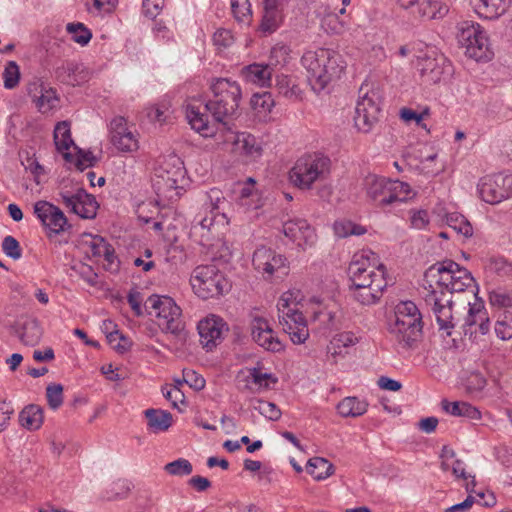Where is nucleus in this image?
Here are the masks:
<instances>
[{
  "instance_id": "obj_1",
  "label": "nucleus",
  "mask_w": 512,
  "mask_h": 512,
  "mask_svg": "<svg viewBox=\"0 0 512 512\" xmlns=\"http://www.w3.org/2000/svg\"><path fill=\"white\" fill-rule=\"evenodd\" d=\"M213 98L207 102L192 99L186 108V116L192 129L204 137L215 133L209 120V114L215 122L225 123L237 115L242 99V90L238 82L228 78H217L211 82Z\"/></svg>"
},
{
  "instance_id": "obj_2",
  "label": "nucleus",
  "mask_w": 512,
  "mask_h": 512,
  "mask_svg": "<svg viewBox=\"0 0 512 512\" xmlns=\"http://www.w3.org/2000/svg\"><path fill=\"white\" fill-rule=\"evenodd\" d=\"M423 327L422 313L411 300L399 301L387 320L388 333L403 349H412L417 346L423 337Z\"/></svg>"
},
{
  "instance_id": "obj_3",
  "label": "nucleus",
  "mask_w": 512,
  "mask_h": 512,
  "mask_svg": "<svg viewBox=\"0 0 512 512\" xmlns=\"http://www.w3.org/2000/svg\"><path fill=\"white\" fill-rule=\"evenodd\" d=\"M431 290H443L452 297L454 293H466L467 299L477 301L476 284L472 274L452 260L437 262L424 274Z\"/></svg>"
},
{
  "instance_id": "obj_4",
  "label": "nucleus",
  "mask_w": 512,
  "mask_h": 512,
  "mask_svg": "<svg viewBox=\"0 0 512 512\" xmlns=\"http://www.w3.org/2000/svg\"><path fill=\"white\" fill-rule=\"evenodd\" d=\"M301 63L308 73L312 89L317 93L324 90L330 82L339 78L344 69L341 56L326 48L305 52Z\"/></svg>"
},
{
  "instance_id": "obj_5",
  "label": "nucleus",
  "mask_w": 512,
  "mask_h": 512,
  "mask_svg": "<svg viewBox=\"0 0 512 512\" xmlns=\"http://www.w3.org/2000/svg\"><path fill=\"white\" fill-rule=\"evenodd\" d=\"M303 301L299 290H289L282 294L277 303L279 323L294 344H302L309 337L307 320L302 313Z\"/></svg>"
},
{
  "instance_id": "obj_6",
  "label": "nucleus",
  "mask_w": 512,
  "mask_h": 512,
  "mask_svg": "<svg viewBox=\"0 0 512 512\" xmlns=\"http://www.w3.org/2000/svg\"><path fill=\"white\" fill-rule=\"evenodd\" d=\"M330 173L329 157L320 153L305 154L291 168L289 180L301 190H310L315 182L326 180Z\"/></svg>"
},
{
  "instance_id": "obj_7",
  "label": "nucleus",
  "mask_w": 512,
  "mask_h": 512,
  "mask_svg": "<svg viewBox=\"0 0 512 512\" xmlns=\"http://www.w3.org/2000/svg\"><path fill=\"white\" fill-rule=\"evenodd\" d=\"M195 294L202 299L223 295L230 289V283L224 274L214 265L197 266L190 278Z\"/></svg>"
},
{
  "instance_id": "obj_8",
  "label": "nucleus",
  "mask_w": 512,
  "mask_h": 512,
  "mask_svg": "<svg viewBox=\"0 0 512 512\" xmlns=\"http://www.w3.org/2000/svg\"><path fill=\"white\" fill-rule=\"evenodd\" d=\"M147 304L151 308L150 314L156 318L159 328L166 333L180 336L184 331L182 310L169 296L152 295Z\"/></svg>"
},
{
  "instance_id": "obj_9",
  "label": "nucleus",
  "mask_w": 512,
  "mask_h": 512,
  "mask_svg": "<svg viewBox=\"0 0 512 512\" xmlns=\"http://www.w3.org/2000/svg\"><path fill=\"white\" fill-rule=\"evenodd\" d=\"M381 95L377 88L363 84L359 89V99L355 108L354 122L356 128L364 133L371 131L378 122Z\"/></svg>"
},
{
  "instance_id": "obj_10",
  "label": "nucleus",
  "mask_w": 512,
  "mask_h": 512,
  "mask_svg": "<svg viewBox=\"0 0 512 512\" xmlns=\"http://www.w3.org/2000/svg\"><path fill=\"white\" fill-rule=\"evenodd\" d=\"M458 42L465 49V54L476 61H488L492 52L488 46V38L478 23L463 21L459 24Z\"/></svg>"
},
{
  "instance_id": "obj_11",
  "label": "nucleus",
  "mask_w": 512,
  "mask_h": 512,
  "mask_svg": "<svg viewBox=\"0 0 512 512\" xmlns=\"http://www.w3.org/2000/svg\"><path fill=\"white\" fill-rule=\"evenodd\" d=\"M109 141L121 154L133 155L140 148V134L123 116L114 117L108 126Z\"/></svg>"
},
{
  "instance_id": "obj_12",
  "label": "nucleus",
  "mask_w": 512,
  "mask_h": 512,
  "mask_svg": "<svg viewBox=\"0 0 512 512\" xmlns=\"http://www.w3.org/2000/svg\"><path fill=\"white\" fill-rule=\"evenodd\" d=\"M425 302L434 314L439 330L446 336H451L456 323L452 311L453 300L449 293L443 290H430L425 296Z\"/></svg>"
},
{
  "instance_id": "obj_13",
  "label": "nucleus",
  "mask_w": 512,
  "mask_h": 512,
  "mask_svg": "<svg viewBox=\"0 0 512 512\" xmlns=\"http://www.w3.org/2000/svg\"><path fill=\"white\" fill-rule=\"evenodd\" d=\"M252 264L254 269L265 279H270L276 274L286 275L288 273L286 257L265 246L258 247L254 251Z\"/></svg>"
},
{
  "instance_id": "obj_14",
  "label": "nucleus",
  "mask_w": 512,
  "mask_h": 512,
  "mask_svg": "<svg viewBox=\"0 0 512 512\" xmlns=\"http://www.w3.org/2000/svg\"><path fill=\"white\" fill-rule=\"evenodd\" d=\"M33 212L42 223L49 238L59 235L69 227L62 210L48 201H37L33 206Z\"/></svg>"
},
{
  "instance_id": "obj_15",
  "label": "nucleus",
  "mask_w": 512,
  "mask_h": 512,
  "mask_svg": "<svg viewBox=\"0 0 512 512\" xmlns=\"http://www.w3.org/2000/svg\"><path fill=\"white\" fill-rule=\"evenodd\" d=\"M512 177L486 175L478 183V193L483 201L489 204H498L511 194Z\"/></svg>"
},
{
  "instance_id": "obj_16",
  "label": "nucleus",
  "mask_w": 512,
  "mask_h": 512,
  "mask_svg": "<svg viewBox=\"0 0 512 512\" xmlns=\"http://www.w3.org/2000/svg\"><path fill=\"white\" fill-rule=\"evenodd\" d=\"M397 3L418 21L442 18L448 12L441 0H397Z\"/></svg>"
},
{
  "instance_id": "obj_17",
  "label": "nucleus",
  "mask_w": 512,
  "mask_h": 512,
  "mask_svg": "<svg viewBox=\"0 0 512 512\" xmlns=\"http://www.w3.org/2000/svg\"><path fill=\"white\" fill-rule=\"evenodd\" d=\"M283 233L302 250L314 247L317 242L314 227L304 218L295 217L284 221Z\"/></svg>"
},
{
  "instance_id": "obj_18",
  "label": "nucleus",
  "mask_w": 512,
  "mask_h": 512,
  "mask_svg": "<svg viewBox=\"0 0 512 512\" xmlns=\"http://www.w3.org/2000/svg\"><path fill=\"white\" fill-rule=\"evenodd\" d=\"M83 245L86 246V253L92 257L104 259V268L110 272L119 270L120 262L115 254L113 246L100 235H83Z\"/></svg>"
},
{
  "instance_id": "obj_19",
  "label": "nucleus",
  "mask_w": 512,
  "mask_h": 512,
  "mask_svg": "<svg viewBox=\"0 0 512 512\" xmlns=\"http://www.w3.org/2000/svg\"><path fill=\"white\" fill-rule=\"evenodd\" d=\"M200 343L207 351H212L223 340L224 331L228 327L224 320L216 315H210L198 323Z\"/></svg>"
},
{
  "instance_id": "obj_20",
  "label": "nucleus",
  "mask_w": 512,
  "mask_h": 512,
  "mask_svg": "<svg viewBox=\"0 0 512 512\" xmlns=\"http://www.w3.org/2000/svg\"><path fill=\"white\" fill-rule=\"evenodd\" d=\"M63 204L73 213L84 219H92L99 207L95 197L85 190H78L75 194L61 193Z\"/></svg>"
},
{
  "instance_id": "obj_21",
  "label": "nucleus",
  "mask_w": 512,
  "mask_h": 512,
  "mask_svg": "<svg viewBox=\"0 0 512 512\" xmlns=\"http://www.w3.org/2000/svg\"><path fill=\"white\" fill-rule=\"evenodd\" d=\"M250 326L252 339L260 347L271 352H280L283 350V344L270 327L267 319L254 316Z\"/></svg>"
},
{
  "instance_id": "obj_22",
  "label": "nucleus",
  "mask_w": 512,
  "mask_h": 512,
  "mask_svg": "<svg viewBox=\"0 0 512 512\" xmlns=\"http://www.w3.org/2000/svg\"><path fill=\"white\" fill-rule=\"evenodd\" d=\"M421 76L428 83H438L449 70L450 63L443 55H425L417 63Z\"/></svg>"
},
{
  "instance_id": "obj_23",
  "label": "nucleus",
  "mask_w": 512,
  "mask_h": 512,
  "mask_svg": "<svg viewBox=\"0 0 512 512\" xmlns=\"http://www.w3.org/2000/svg\"><path fill=\"white\" fill-rule=\"evenodd\" d=\"M390 184V179L370 175L365 179L366 194L378 206L390 205L392 204Z\"/></svg>"
},
{
  "instance_id": "obj_24",
  "label": "nucleus",
  "mask_w": 512,
  "mask_h": 512,
  "mask_svg": "<svg viewBox=\"0 0 512 512\" xmlns=\"http://www.w3.org/2000/svg\"><path fill=\"white\" fill-rule=\"evenodd\" d=\"M359 337L351 331L335 334L327 346L328 357L334 363L343 360L349 354V349L359 343Z\"/></svg>"
},
{
  "instance_id": "obj_25",
  "label": "nucleus",
  "mask_w": 512,
  "mask_h": 512,
  "mask_svg": "<svg viewBox=\"0 0 512 512\" xmlns=\"http://www.w3.org/2000/svg\"><path fill=\"white\" fill-rule=\"evenodd\" d=\"M378 269L385 270V266L379 263L376 253L371 250H362L353 255L348 267V273L349 277H351L374 272Z\"/></svg>"
},
{
  "instance_id": "obj_26",
  "label": "nucleus",
  "mask_w": 512,
  "mask_h": 512,
  "mask_svg": "<svg viewBox=\"0 0 512 512\" xmlns=\"http://www.w3.org/2000/svg\"><path fill=\"white\" fill-rule=\"evenodd\" d=\"M387 285L386 279H377L372 287L351 285L350 292L356 302L361 305L370 306L379 302Z\"/></svg>"
},
{
  "instance_id": "obj_27",
  "label": "nucleus",
  "mask_w": 512,
  "mask_h": 512,
  "mask_svg": "<svg viewBox=\"0 0 512 512\" xmlns=\"http://www.w3.org/2000/svg\"><path fill=\"white\" fill-rule=\"evenodd\" d=\"M216 224L221 225L218 217L201 209L194 218L193 225L190 229V235L200 244L205 245V243L210 240L211 230Z\"/></svg>"
},
{
  "instance_id": "obj_28",
  "label": "nucleus",
  "mask_w": 512,
  "mask_h": 512,
  "mask_svg": "<svg viewBox=\"0 0 512 512\" xmlns=\"http://www.w3.org/2000/svg\"><path fill=\"white\" fill-rule=\"evenodd\" d=\"M274 69L269 64L253 63L242 68L241 75L247 82L260 87H269Z\"/></svg>"
},
{
  "instance_id": "obj_29",
  "label": "nucleus",
  "mask_w": 512,
  "mask_h": 512,
  "mask_svg": "<svg viewBox=\"0 0 512 512\" xmlns=\"http://www.w3.org/2000/svg\"><path fill=\"white\" fill-rule=\"evenodd\" d=\"M226 204H228V202L223 196V192L220 189L212 188L205 195L202 210L209 212V214L216 215L221 225H226L228 224V218L224 212V206Z\"/></svg>"
},
{
  "instance_id": "obj_30",
  "label": "nucleus",
  "mask_w": 512,
  "mask_h": 512,
  "mask_svg": "<svg viewBox=\"0 0 512 512\" xmlns=\"http://www.w3.org/2000/svg\"><path fill=\"white\" fill-rule=\"evenodd\" d=\"M54 143L57 150L63 155L67 162H71L74 158L68 150L74 146L78 149L71 137L70 124L67 121L59 122L54 129Z\"/></svg>"
},
{
  "instance_id": "obj_31",
  "label": "nucleus",
  "mask_w": 512,
  "mask_h": 512,
  "mask_svg": "<svg viewBox=\"0 0 512 512\" xmlns=\"http://www.w3.org/2000/svg\"><path fill=\"white\" fill-rule=\"evenodd\" d=\"M475 12L485 19H495L505 13L508 0H471Z\"/></svg>"
},
{
  "instance_id": "obj_32",
  "label": "nucleus",
  "mask_w": 512,
  "mask_h": 512,
  "mask_svg": "<svg viewBox=\"0 0 512 512\" xmlns=\"http://www.w3.org/2000/svg\"><path fill=\"white\" fill-rule=\"evenodd\" d=\"M442 409L456 417H465L471 420H480L481 412L473 405L464 401L449 402L444 399L441 402Z\"/></svg>"
},
{
  "instance_id": "obj_33",
  "label": "nucleus",
  "mask_w": 512,
  "mask_h": 512,
  "mask_svg": "<svg viewBox=\"0 0 512 512\" xmlns=\"http://www.w3.org/2000/svg\"><path fill=\"white\" fill-rule=\"evenodd\" d=\"M467 304L469 305V313L466 318V324L468 326H478V331L485 335L490 330V321L487 316V312L484 310L482 303L475 302L471 303L470 299H467Z\"/></svg>"
},
{
  "instance_id": "obj_34",
  "label": "nucleus",
  "mask_w": 512,
  "mask_h": 512,
  "mask_svg": "<svg viewBox=\"0 0 512 512\" xmlns=\"http://www.w3.org/2000/svg\"><path fill=\"white\" fill-rule=\"evenodd\" d=\"M42 328L35 318H27L18 331L20 341L27 346L37 345L42 337Z\"/></svg>"
},
{
  "instance_id": "obj_35",
  "label": "nucleus",
  "mask_w": 512,
  "mask_h": 512,
  "mask_svg": "<svg viewBox=\"0 0 512 512\" xmlns=\"http://www.w3.org/2000/svg\"><path fill=\"white\" fill-rule=\"evenodd\" d=\"M246 381L245 389L256 393L268 389L270 383H277V378L271 373H264L260 368L254 367L249 369V375Z\"/></svg>"
},
{
  "instance_id": "obj_36",
  "label": "nucleus",
  "mask_w": 512,
  "mask_h": 512,
  "mask_svg": "<svg viewBox=\"0 0 512 512\" xmlns=\"http://www.w3.org/2000/svg\"><path fill=\"white\" fill-rule=\"evenodd\" d=\"M44 415L40 406L30 404L26 406L19 415V421L28 430H37L43 423Z\"/></svg>"
},
{
  "instance_id": "obj_37",
  "label": "nucleus",
  "mask_w": 512,
  "mask_h": 512,
  "mask_svg": "<svg viewBox=\"0 0 512 512\" xmlns=\"http://www.w3.org/2000/svg\"><path fill=\"white\" fill-rule=\"evenodd\" d=\"M368 403L357 397H346L337 405L338 413L343 417H359L366 413Z\"/></svg>"
},
{
  "instance_id": "obj_38",
  "label": "nucleus",
  "mask_w": 512,
  "mask_h": 512,
  "mask_svg": "<svg viewBox=\"0 0 512 512\" xmlns=\"http://www.w3.org/2000/svg\"><path fill=\"white\" fill-rule=\"evenodd\" d=\"M147 425L153 432L166 431L172 425V415L163 410L147 409Z\"/></svg>"
},
{
  "instance_id": "obj_39",
  "label": "nucleus",
  "mask_w": 512,
  "mask_h": 512,
  "mask_svg": "<svg viewBox=\"0 0 512 512\" xmlns=\"http://www.w3.org/2000/svg\"><path fill=\"white\" fill-rule=\"evenodd\" d=\"M307 472L316 480H324L334 473V467L328 460L315 457L308 461Z\"/></svg>"
},
{
  "instance_id": "obj_40",
  "label": "nucleus",
  "mask_w": 512,
  "mask_h": 512,
  "mask_svg": "<svg viewBox=\"0 0 512 512\" xmlns=\"http://www.w3.org/2000/svg\"><path fill=\"white\" fill-rule=\"evenodd\" d=\"M276 87L279 94L289 100H298L301 97L300 87L288 76H277Z\"/></svg>"
},
{
  "instance_id": "obj_41",
  "label": "nucleus",
  "mask_w": 512,
  "mask_h": 512,
  "mask_svg": "<svg viewBox=\"0 0 512 512\" xmlns=\"http://www.w3.org/2000/svg\"><path fill=\"white\" fill-rule=\"evenodd\" d=\"M447 225L455 230L458 234L465 237L473 235V227L471 223L460 213L454 212L446 216Z\"/></svg>"
},
{
  "instance_id": "obj_42",
  "label": "nucleus",
  "mask_w": 512,
  "mask_h": 512,
  "mask_svg": "<svg viewBox=\"0 0 512 512\" xmlns=\"http://www.w3.org/2000/svg\"><path fill=\"white\" fill-rule=\"evenodd\" d=\"M334 233L339 238L351 235L360 236L366 233V228L349 220H338L333 225Z\"/></svg>"
},
{
  "instance_id": "obj_43",
  "label": "nucleus",
  "mask_w": 512,
  "mask_h": 512,
  "mask_svg": "<svg viewBox=\"0 0 512 512\" xmlns=\"http://www.w3.org/2000/svg\"><path fill=\"white\" fill-rule=\"evenodd\" d=\"M58 102L59 98L56 90L51 87H45L34 103L41 113H46L55 108Z\"/></svg>"
},
{
  "instance_id": "obj_44",
  "label": "nucleus",
  "mask_w": 512,
  "mask_h": 512,
  "mask_svg": "<svg viewBox=\"0 0 512 512\" xmlns=\"http://www.w3.org/2000/svg\"><path fill=\"white\" fill-rule=\"evenodd\" d=\"M252 408L271 421L279 420L282 414L276 404L262 399L252 400Z\"/></svg>"
},
{
  "instance_id": "obj_45",
  "label": "nucleus",
  "mask_w": 512,
  "mask_h": 512,
  "mask_svg": "<svg viewBox=\"0 0 512 512\" xmlns=\"http://www.w3.org/2000/svg\"><path fill=\"white\" fill-rule=\"evenodd\" d=\"M390 194L392 196V203L405 202L415 195L408 183L399 180H391Z\"/></svg>"
},
{
  "instance_id": "obj_46",
  "label": "nucleus",
  "mask_w": 512,
  "mask_h": 512,
  "mask_svg": "<svg viewBox=\"0 0 512 512\" xmlns=\"http://www.w3.org/2000/svg\"><path fill=\"white\" fill-rule=\"evenodd\" d=\"M66 30L72 40L81 46L87 45L92 38V32L83 23H68Z\"/></svg>"
},
{
  "instance_id": "obj_47",
  "label": "nucleus",
  "mask_w": 512,
  "mask_h": 512,
  "mask_svg": "<svg viewBox=\"0 0 512 512\" xmlns=\"http://www.w3.org/2000/svg\"><path fill=\"white\" fill-rule=\"evenodd\" d=\"M20 76L19 65L15 61H9L2 74L4 87L9 90L16 88L19 84Z\"/></svg>"
},
{
  "instance_id": "obj_48",
  "label": "nucleus",
  "mask_w": 512,
  "mask_h": 512,
  "mask_svg": "<svg viewBox=\"0 0 512 512\" xmlns=\"http://www.w3.org/2000/svg\"><path fill=\"white\" fill-rule=\"evenodd\" d=\"M495 333L501 340H509L512 337V314L503 312L495 323Z\"/></svg>"
},
{
  "instance_id": "obj_49",
  "label": "nucleus",
  "mask_w": 512,
  "mask_h": 512,
  "mask_svg": "<svg viewBox=\"0 0 512 512\" xmlns=\"http://www.w3.org/2000/svg\"><path fill=\"white\" fill-rule=\"evenodd\" d=\"M251 107L257 113H268L274 106V100L269 92L255 93L250 101Z\"/></svg>"
},
{
  "instance_id": "obj_50",
  "label": "nucleus",
  "mask_w": 512,
  "mask_h": 512,
  "mask_svg": "<svg viewBox=\"0 0 512 512\" xmlns=\"http://www.w3.org/2000/svg\"><path fill=\"white\" fill-rule=\"evenodd\" d=\"M429 115L430 108L428 106L423 107L420 112L414 111L408 107H403L399 111V116L404 122L410 123L411 121H415L418 126L424 129H426V124H423L422 120Z\"/></svg>"
},
{
  "instance_id": "obj_51",
  "label": "nucleus",
  "mask_w": 512,
  "mask_h": 512,
  "mask_svg": "<svg viewBox=\"0 0 512 512\" xmlns=\"http://www.w3.org/2000/svg\"><path fill=\"white\" fill-rule=\"evenodd\" d=\"M164 470L173 476H186L190 475L193 471L192 464L184 458H179L175 461L167 463L164 466Z\"/></svg>"
},
{
  "instance_id": "obj_52",
  "label": "nucleus",
  "mask_w": 512,
  "mask_h": 512,
  "mask_svg": "<svg viewBox=\"0 0 512 512\" xmlns=\"http://www.w3.org/2000/svg\"><path fill=\"white\" fill-rule=\"evenodd\" d=\"M489 302L498 308L512 307V290L496 289L489 293Z\"/></svg>"
},
{
  "instance_id": "obj_53",
  "label": "nucleus",
  "mask_w": 512,
  "mask_h": 512,
  "mask_svg": "<svg viewBox=\"0 0 512 512\" xmlns=\"http://www.w3.org/2000/svg\"><path fill=\"white\" fill-rule=\"evenodd\" d=\"M290 56V49L285 44H276L270 51L269 65L274 69L278 65H285Z\"/></svg>"
},
{
  "instance_id": "obj_54",
  "label": "nucleus",
  "mask_w": 512,
  "mask_h": 512,
  "mask_svg": "<svg viewBox=\"0 0 512 512\" xmlns=\"http://www.w3.org/2000/svg\"><path fill=\"white\" fill-rule=\"evenodd\" d=\"M352 282L351 285L355 286H367L372 287L375 280L377 279H386L385 270L378 269L377 271L365 273L363 275L359 274L356 276L349 277Z\"/></svg>"
},
{
  "instance_id": "obj_55",
  "label": "nucleus",
  "mask_w": 512,
  "mask_h": 512,
  "mask_svg": "<svg viewBox=\"0 0 512 512\" xmlns=\"http://www.w3.org/2000/svg\"><path fill=\"white\" fill-rule=\"evenodd\" d=\"M46 398L50 408L58 409L63 404V386L61 384H49L46 388Z\"/></svg>"
},
{
  "instance_id": "obj_56",
  "label": "nucleus",
  "mask_w": 512,
  "mask_h": 512,
  "mask_svg": "<svg viewBox=\"0 0 512 512\" xmlns=\"http://www.w3.org/2000/svg\"><path fill=\"white\" fill-rule=\"evenodd\" d=\"M107 340L111 347L120 353L126 352L131 347V341L120 333L119 330L109 333L107 335Z\"/></svg>"
},
{
  "instance_id": "obj_57",
  "label": "nucleus",
  "mask_w": 512,
  "mask_h": 512,
  "mask_svg": "<svg viewBox=\"0 0 512 512\" xmlns=\"http://www.w3.org/2000/svg\"><path fill=\"white\" fill-rule=\"evenodd\" d=\"M231 9L237 21L244 22L249 20L251 9L248 0H231Z\"/></svg>"
},
{
  "instance_id": "obj_58",
  "label": "nucleus",
  "mask_w": 512,
  "mask_h": 512,
  "mask_svg": "<svg viewBox=\"0 0 512 512\" xmlns=\"http://www.w3.org/2000/svg\"><path fill=\"white\" fill-rule=\"evenodd\" d=\"M237 145L248 156L258 157L261 154V148L256 145V140L251 135H243L242 138L238 137Z\"/></svg>"
},
{
  "instance_id": "obj_59",
  "label": "nucleus",
  "mask_w": 512,
  "mask_h": 512,
  "mask_svg": "<svg viewBox=\"0 0 512 512\" xmlns=\"http://www.w3.org/2000/svg\"><path fill=\"white\" fill-rule=\"evenodd\" d=\"M2 250L14 260H18L22 256V249L16 238L11 235L6 236L2 241Z\"/></svg>"
},
{
  "instance_id": "obj_60",
  "label": "nucleus",
  "mask_w": 512,
  "mask_h": 512,
  "mask_svg": "<svg viewBox=\"0 0 512 512\" xmlns=\"http://www.w3.org/2000/svg\"><path fill=\"white\" fill-rule=\"evenodd\" d=\"M280 12L279 11H270V10H264L262 22H261V28L263 31L266 32H272L276 30V28L279 25L280 22Z\"/></svg>"
},
{
  "instance_id": "obj_61",
  "label": "nucleus",
  "mask_w": 512,
  "mask_h": 512,
  "mask_svg": "<svg viewBox=\"0 0 512 512\" xmlns=\"http://www.w3.org/2000/svg\"><path fill=\"white\" fill-rule=\"evenodd\" d=\"M97 159L93 155L92 152L83 151L78 149L77 155L74 156L73 160L71 162L75 163V166L80 171H83L84 169L88 167H92L96 163Z\"/></svg>"
},
{
  "instance_id": "obj_62",
  "label": "nucleus",
  "mask_w": 512,
  "mask_h": 512,
  "mask_svg": "<svg viewBox=\"0 0 512 512\" xmlns=\"http://www.w3.org/2000/svg\"><path fill=\"white\" fill-rule=\"evenodd\" d=\"M213 42L219 48H227L234 42L231 31L227 29H218L213 35Z\"/></svg>"
},
{
  "instance_id": "obj_63",
  "label": "nucleus",
  "mask_w": 512,
  "mask_h": 512,
  "mask_svg": "<svg viewBox=\"0 0 512 512\" xmlns=\"http://www.w3.org/2000/svg\"><path fill=\"white\" fill-rule=\"evenodd\" d=\"M411 226L415 229H425L429 224V216L426 210L411 211Z\"/></svg>"
},
{
  "instance_id": "obj_64",
  "label": "nucleus",
  "mask_w": 512,
  "mask_h": 512,
  "mask_svg": "<svg viewBox=\"0 0 512 512\" xmlns=\"http://www.w3.org/2000/svg\"><path fill=\"white\" fill-rule=\"evenodd\" d=\"M164 397L172 403L174 408L178 407V403H184V393L177 386L163 388Z\"/></svg>"
}]
</instances>
